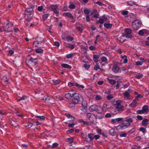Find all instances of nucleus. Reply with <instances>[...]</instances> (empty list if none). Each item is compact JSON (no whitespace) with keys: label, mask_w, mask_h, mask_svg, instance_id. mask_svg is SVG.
Wrapping results in <instances>:
<instances>
[{"label":"nucleus","mask_w":149,"mask_h":149,"mask_svg":"<svg viewBox=\"0 0 149 149\" xmlns=\"http://www.w3.org/2000/svg\"><path fill=\"white\" fill-rule=\"evenodd\" d=\"M86 116L91 123L95 125H96V119L95 116L94 114L91 113H88L86 114Z\"/></svg>","instance_id":"nucleus-1"},{"label":"nucleus","mask_w":149,"mask_h":149,"mask_svg":"<svg viewBox=\"0 0 149 149\" xmlns=\"http://www.w3.org/2000/svg\"><path fill=\"white\" fill-rule=\"evenodd\" d=\"M122 102L120 100H117L116 102V103L114 104V105L115 108L118 111H124V106L121 104Z\"/></svg>","instance_id":"nucleus-2"},{"label":"nucleus","mask_w":149,"mask_h":149,"mask_svg":"<svg viewBox=\"0 0 149 149\" xmlns=\"http://www.w3.org/2000/svg\"><path fill=\"white\" fill-rule=\"evenodd\" d=\"M132 27L134 30L138 29L141 26V23L139 21L136 20L132 23Z\"/></svg>","instance_id":"nucleus-3"},{"label":"nucleus","mask_w":149,"mask_h":149,"mask_svg":"<svg viewBox=\"0 0 149 149\" xmlns=\"http://www.w3.org/2000/svg\"><path fill=\"white\" fill-rule=\"evenodd\" d=\"M131 124L127 122L125 120L121 122V125L117 126V127L119 129L123 130L125 128H127L128 126H130Z\"/></svg>","instance_id":"nucleus-4"},{"label":"nucleus","mask_w":149,"mask_h":149,"mask_svg":"<svg viewBox=\"0 0 149 149\" xmlns=\"http://www.w3.org/2000/svg\"><path fill=\"white\" fill-rule=\"evenodd\" d=\"M74 96L72 99V102L75 104H77L80 101V98L82 97V96L80 95L75 93Z\"/></svg>","instance_id":"nucleus-5"},{"label":"nucleus","mask_w":149,"mask_h":149,"mask_svg":"<svg viewBox=\"0 0 149 149\" xmlns=\"http://www.w3.org/2000/svg\"><path fill=\"white\" fill-rule=\"evenodd\" d=\"M27 60L26 61H28V62L30 64H32L34 66L37 64V58H33L30 56H28L27 57Z\"/></svg>","instance_id":"nucleus-6"},{"label":"nucleus","mask_w":149,"mask_h":149,"mask_svg":"<svg viewBox=\"0 0 149 149\" xmlns=\"http://www.w3.org/2000/svg\"><path fill=\"white\" fill-rule=\"evenodd\" d=\"M58 6L57 5H51L50 6V8L51 9V10L54 12V14H57V16H58L59 13V12L58 10Z\"/></svg>","instance_id":"nucleus-7"},{"label":"nucleus","mask_w":149,"mask_h":149,"mask_svg":"<svg viewBox=\"0 0 149 149\" xmlns=\"http://www.w3.org/2000/svg\"><path fill=\"white\" fill-rule=\"evenodd\" d=\"M125 33L124 34V36L127 38H130L132 37V30L131 29H125Z\"/></svg>","instance_id":"nucleus-8"},{"label":"nucleus","mask_w":149,"mask_h":149,"mask_svg":"<svg viewBox=\"0 0 149 149\" xmlns=\"http://www.w3.org/2000/svg\"><path fill=\"white\" fill-rule=\"evenodd\" d=\"M75 92L73 91H70L65 95V97L67 99H71L75 95Z\"/></svg>","instance_id":"nucleus-9"},{"label":"nucleus","mask_w":149,"mask_h":149,"mask_svg":"<svg viewBox=\"0 0 149 149\" xmlns=\"http://www.w3.org/2000/svg\"><path fill=\"white\" fill-rule=\"evenodd\" d=\"M99 107L95 105L91 106L89 108V109L91 111H96L98 113H100Z\"/></svg>","instance_id":"nucleus-10"},{"label":"nucleus","mask_w":149,"mask_h":149,"mask_svg":"<svg viewBox=\"0 0 149 149\" xmlns=\"http://www.w3.org/2000/svg\"><path fill=\"white\" fill-rule=\"evenodd\" d=\"M33 14L32 13H29L28 12H24L25 18L27 20H29L32 17Z\"/></svg>","instance_id":"nucleus-11"},{"label":"nucleus","mask_w":149,"mask_h":149,"mask_svg":"<svg viewBox=\"0 0 149 149\" xmlns=\"http://www.w3.org/2000/svg\"><path fill=\"white\" fill-rule=\"evenodd\" d=\"M102 111L106 112L109 109V107L107 104L104 103L102 108Z\"/></svg>","instance_id":"nucleus-12"},{"label":"nucleus","mask_w":149,"mask_h":149,"mask_svg":"<svg viewBox=\"0 0 149 149\" xmlns=\"http://www.w3.org/2000/svg\"><path fill=\"white\" fill-rule=\"evenodd\" d=\"M140 61H137L136 62V65H142L143 63L145 61V60L143 58H141L140 59Z\"/></svg>","instance_id":"nucleus-13"},{"label":"nucleus","mask_w":149,"mask_h":149,"mask_svg":"<svg viewBox=\"0 0 149 149\" xmlns=\"http://www.w3.org/2000/svg\"><path fill=\"white\" fill-rule=\"evenodd\" d=\"M44 41V39H42L40 41L39 40H37V41L34 42L33 45L35 46H37L38 44L41 43L43 42Z\"/></svg>","instance_id":"nucleus-14"},{"label":"nucleus","mask_w":149,"mask_h":149,"mask_svg":"<svg viewBox=\"0 0 149 149\" xmlns=\"http://www.w3.org/2000/svg\"><path fill=\"white\" fill-rule=\"evenodd\" d=\"M112 70L114 72H118L119 71L120 68L118 66L115 65L113 67Z\"/></svg>","instance_id":"nucleus-15"},{"label":"nucleus","mask_w":149,"mask_h":149,"mask_svg":"<svg viewBox=\"0 0 149 149\" xmlns=\"http://www.w3.org/2000/svg\"><path fill=\"white\" fill-rule=\"evenodd\" d=\"M137 102L136 100L133 101L132 102L129 104V106L133 108H134L136 106Z\"/></svg>","instance_id":"nucleus-16"},{"label":"nucleus","mask_w":149,"mask_h":149,"mask_svg":"<svg viewBox=\"0 0 149 149\" xmlns=\"http://www.w3.org/2000/svg\"><path fill=\"white\" fill-rule=\"evenodd\" d=\"M82 108L84 109H86L87 108V102L85 100H83L82 102Z\"/></svg>","instance_id":"nucleus-17"},{"label":"nucleus","mask_w":149,"mask_h":149,"mask_svg":"<svg viewBox=\"0 0 149 149\" xmlns=\"http://www.w3.org/2000/svg\"><path fill=\"white\" fill-rule=\"evenodd\" d=\"M148 120L147 119L145 118L142 121L141 124L144 126H147L148 124Z\"/></svg>","instance_id":"nucleus-18"},{"label":"nucleus","mask_w":149,"mask_h":149,"mask_svg":"<svg viewBox=\"0 0 149 149\" xmlns=\"http://www.w3.org/2000/svg\"><path fill=\"white\" fill-rule=\"evenodd\" d=\"M54 100V99L53 98V97H51L48 96L47 95V99L46 102H49L53 104L54 103V102H53L52 101Z\"/></svg>","instance_id":"nucleus-19"},{"label":"nucleus","mask_w":149,"mask_h":149,"mask_svg":"<svg viewBox=\"0 0 149 149\" xmlns=\"http://www.w3.org/2000/svg\"><path fill=\"white\" fill-rule=\"evenodd\" d=\"M108 80L109 82L111 84L113 85L116 83V81L113 79L111 77H109L108 78Z\"/></svg>","instance_id":"nucleus-20"},{"label":"nucleus","mask_w":149,"mask_h":149,"mask_svg":"<svg viewBox=\"0 0 149 149\" xmlns=\"http://www.w3.org/2000/svg\"><path fill=\"white\" fill-rule=\"evenodd\" d=\"M148 106L147 105H144L142 108V110L145 112H148L149 111V109H148Z\"/></svg>","instance_id":"nucleus-21"},{"label":"nucleus","mask_w":149,"mask_h":149,"mask_svg":"<svg viewBox=\"0 0 149 149\" xmlns=\"http://www.w3.org/2000/svg\"><path fill=\"white\" fill-rule=\"evenodd\" d=\"M127 3L128 5L131 6H133L134 5L137 6H138V4L136 3V2L132 1H129Z\"/></svg>","instance_id":"nucleus-22"},{"label":"nucleus","mask_w":149,"mask_h":149,"mask_svg":"<svg viewBox=\"0 0 149 149\" xmlns=\"http://www.w3.org/2000/svg\"><path fill=\"white\" fill-rule=\"evenodd\" d=\"M109 132L110 134L113 136L116 135V133L115 130L113 129H111L110 130Z\"/></svg>","instance_id":"nucleus-23"},{"label":"nucleus","mask_w":149,"mask_h":149,"mask_svg":"<svg viewBox=\"0 0 149 149\" xmlns=\"http://www.w3.org/2000/svg\"><path fill=\"white\" fill-rule=\"evenodd\" d=\"M66 116L69 118H73L72 120V121H74L75 119V117L73 116L72 115H71L70 113H66L65 114Z\"/></svg>","instance_id":"nucleus-24"},{"label":"nucleus","mask_w":149,"mask_h":149,"mask_svg":"<svg viewBox=\"0 0 149 149\" xmlns=\"http://www.w3.org/2000/svg\"><path fill=\"white\" fill-rule=\"evenodd\" d=\"M98 56L96 55H94L93 56V60L95 62L97 63L98 61Z\"/></svg>","instance_id":"nucleus-25"},{"label":"nucleus","mask_w":149,"mask_h":149,"mask_svg":"<svg viewBox=\"0 0 149 149\" xmlns=\"http://www.w3.org/2000/svg\"><path fill=\"white\" fill-rule=\"evenodd\" d=\"M61 66L63 68L71 69V67L67 64H63L61 65Z\"/></svg>","instance_id":"nucleus-26"},{"label":"nucleus","mask_w":149,"mask_h":149,"mask_svg":"<svg viewBox=\"0 0 149 149\" xmlns=\"http://www.w3.org/2000/svg\"><path fill=\"white\" fill-rule=\"evenodd\" d=\"M121 58L124 60L123 62L124 63H127V57L126 55L123 56L121 55Z\"/></svg>","instance_id":"nucleus-27"},{"label":"nucleus","mask_w":149,"mask_h":149,"mask_svg":"<svg viewBox=\"0 0 149 149\" xmlns=\"http://www.w3.org/2000/svg\"><path fill=\"white\" fill-rule=\"evenodd\" d=\"M125 120L127 122L129 123H133V120L131 118H130L129 117H127L126 118V119Z\"/></svg>","instance_id":"nucleus-28"},{"label":"nucleus","mask_w":149,"mask_h":149,"mask_svg":"<svg viewBox=\"0 0 149 149\" xmlns=\"http://www.w3.org/2000/svg\"><path fill=\"white\" fill-rule=\"evenodd\" d=\"M8 81L7 79L5 80L4 78H3L2 80V83L4 86L6 85L8 83Z\"/></svg>","instance_id":"nucleus-29"},{"label":"nucleus","mask_w":149,"mask_h":149,"mask_svg":"<svg viewBox=\"0 0 149 149\" xmlns=\"http://www.w3.org/2000/svg\"><path fill=\"white\" fill-rule=\"evenodd\" d=\"M24 12L29 13H33V9L32 8H27Z\"/></svg>","instance_id":"nucleus-30"},{"label":"nucleus","mask_w":149,"mask_h":149,"mask_svg":"<svg viewBox=\"0 0 149 149\" xmlns=\"http://www.w3.org/2000/svg\"><path fill=\"white\" fill-rule=\"evenodd\" d=\"M88 137L90 139L91 141H92L94 138V135L93 134L91 133L89 134H88Z\"/></svg>","instance_id":"nucleus-31"},{"label":"nucleus","mask_w":149,"mask_h":149,"mask_svg":"<svg viewBox=\"0 0 149 149\" xmlns=\"http://www.w3.org/2000/svg\"><path fill=\"white\" fill-rule=\"evenodd\" d=\"M84 12L85 14L88 15L91 12V11L88 9L85 8L84 10Z\"/></svg>","instance_id":"nucleus-32"},{"label":"nucleus","mask_w":149,"mask_h":149,"mask_svg":"<svg viewBox=\"0 0 149 149\" xmlns=\"http://www.w3.org/2000/svg\"><path fill=\"white\" fill-rule=\"evenodd\" d=\"M118 40L121 42H124L125 39H124V36L123 35L122 36L118 38Z\"/></svg>","instance_id":"nucleus-33"},{"label":"nucleus","mask_w":149,"mask_h":149,"mask_svg":"<svg viewBox=\"0 0 149 149\" xmlns=\"http://www.w3.org/2000/svg\"><path fill=\"white\" fill-rule=\"evenodd\" d=\"M69 8L70 9H74L75 8V6L72 2H70V5L69 6Z\"/></svg>","instance_id":"nucleus-34"},{"label":"nucleus","mask_w":149,"mask_h":149,"mask_svg":"<svg viewBox=\"0 0 149 149\" xmlns=\"http://www.w3.org/2000/svg\"><path fill=\"white\" fill-rule=\"evenodd\" d=\"M104 26L107 28H111L112 27V24H104Z\"/></svg>","instance_id":"nucleus-35"},{"label":"nucleus","mask_w":149,"mask_h":149,"mask_svg":"<svg viewBox=\"0 0 149 149\" xmlns=\"http://www.w3.org/2000/svg\"><path fill=\"white\" fill-rule=\"evenodd\" d=\"M66 15L70 18L73 19V16L70 13H67L66 14Z\"/></svg>","instance_id":"nucleus-36"},{"label":"nucleus","mask_w":149,"mask_h":149,"mask_svg":"<svg viewBox=\"0 0 149 149\" xmlns=\"http://www.w3.org/2000/svg\"><path fill=\"white\" fill-rule=\"evenodd\" d=\"M143 76L142 74L139 73L136 75L135 77L138 79H140L143 77Z\"/></svg>","instance_id":"nucleus-37"},{"label":"nucleus","mask_w":149,"mask_h":149,"mask_svg":"<svg viewBox=\"0 0 149 149\" xmlns=\"http://www.w3.org/2000/svg\"><path fill=\"white\" fill-rule=\"evenodd\" d=\"M139 130L143 133H145L146 131V130L143 127H140L139 129Z\"/></svg>","instance_id":"nucleus-38"},{"label":"nucleus","mask_w":149,"mask_h":149,"mask_svg":"<svg viewBox=\"0 0 149 149\" xmlns=\"http://www.w3.org/2000/svg\"><path fill=\"white\" fill-rule=\"evenodd\" d=\"M130 95L129 93L127 92H125L124 93V95L125 97L128 98Z\"/></svg>","instance_id":"nucleus-39"},{"label":"nucleus","mask_w":149,"mask_h":149,"mask_svg":"<svg viewBox=\"0 0 149 149\" xmlns=\"http://www.w3.org/2000/svg\"><path fill=\"white\" fill-rule=\"evenodd\" d=\"M43 50L40 48H38L36 49V52L38 53H42L43 52Z\"/></svg>","instance_id":"nucleus-40"},{"label":"nucleus","mask_w":149,"mask_h":149,"mask_svg":"<svg viewBox=\"0 0 149 149\" xmlns=\"http://www.w3.org/2000/svg\"><path fill=\"white\" fill-rule=\"evenodd\" d=\"M75 86L79 88H84V86L82 85H80L77 83L75 84Z\"/></svg>","instance_id":"nucleus-41"},{"label":"nucleus","mask_w":149,"mask_h":149,"mask_svg":"<svg viewBox=\"0 0 149 149\" xmlns=\"http://www.w3.org/2000/svg\"><path fill=\"white\" fill-rule=\"evenodd\" d=\"M98 69L101 70V69L100 68L99 65L97 64L95 65L94 70H97Z\"/></svg>","instance_id":"nucleus-42"},{"label":"nucleus","mask_w":149,"mask_h":149,"mask_svg":"<svg viewBox=\"0 0 149 149\" xmlns=\"http://www.w3.org/2000/svg\"><path fill=\"white\" fill-rule=\"evenodd\" d=\"M95 99L97 100H99L101 99L102 97L100 95H97L95 96Z\"/></svg>","instance_id":"nucleus-43"},{"label":"nucleus","mask_w":149,"mask_h":149,"mask_svg":"<svg viewBox=\"0 0 149 149\" xmlns=\"http://www.w3.org/2000/svg\"><path fill=\"white\" fill-rule=\"evenodd\" d=\"M66 39L68 42H69L70 41H72L73 40V38L70 36H68L66 38Z\"/></svg>","instance_id":"nucleus-44"},{"label":"nucleus","mask_w":149,"mask_h":149,"mask_svg":"<svg viewBox=\"0 0 149 149\" xmlns=\"http://www.w3.org/2000/svg\"><path fill=\"white\" fill-rule=\"evenodd\" d=\"M60 82V80L59 79L53 81V83L54 84L56 85L59 84Z\"/></svg>","instance_id":"nucleus-45"},{"label":"nucleus","mask_w":149,"mask_h":149,"mask_svg":"<svg viewBox=\"0 0 149 149\" xmlns=\"http://www.w3.org/2000/svg\"><path fill=\"white\" fill-rule=\"evenodd\" d=\"M58 146V144L57 143H54L53 145L51 146V148H54L55 147H56L57 146Z\"/></svg>","instance_id":"nucleus-46"},{"label":"nucleus","mask_w":149,"mask_h":149,"mask_svg":"<svg viewBox=\"0 0 149 149\" xmlns=\"http://www.w3.org/2000/svg\"><path fill=\"white\" fill-rule=\"evenodd\" d=\"M26 96L23 95L22 96V97L21 98L18 99L17 100V101H20L22 100H25V99H26Z\"/></svg>","instance_id":"nucleus-47"},{"label":"nucleus","mask_w":149,"mask_h":149,"mask_svg":"<svg viewBox=\"0 0 149 149\" xmlns=\"http://www.w3.org/2000/svg\"><path fill=\"white\" fill-rule=\"evenodd\" d=\"M33 125V124L32 123L29 122L27 124L26 126L30 128L32 127Z\"/></svg>","instance_id":"nucleus-48"},{"label":"nucleus","mask_w":149,"mask_h":149,"mask_svg":"<svg viewBox=\"0 0 149 149\" xmlns=\"http://www.w3.org/2000/svg\"><path fill=\"white\" fill-rule=\"evenodd\" d=\"M75 103H74L73 102H72L69 104V106L71 108L74 107L75 106Z\"/></svg>","instance_id":"nucleus-49"},{"label":"nucleus","mask_w":149,"mask_h":149,"mask_svg":"<svg viewBox=\"0 0 149 149\" xmlns=\"http://www.w3.org/2000/svg\"><path fill=\"white\" fill-rule=\"evenodd\" d=\"M121 13L123 15H126L128 14V11H123L121 12Z\"/></svg>","instance_id":"nucleus-50"},{"label":"nucleus","mask_w":149,"mask_h":149,"mask_svg":"<svg viewBox=\"0 0 149 149\" xmlns=\"http://www.w3.org/2000/svg\"><path fill=\"white\" fill-rule=\"evenodd\" d=\"M136 112L137 113L139 114H142L144 113L143 110H138L136 111Z\"/></svg>","instance_id":"nucleus-51"},{"label":"nucleus","mask_w":149,"mask_h":149,"mask_svg":"<svg viewBox=\"0 0 149 149\" xmlns=\"http://www.w3.org/2000/svg\"><path fill=\"white\" fill-rule=\"evenodd\" d=\"M101 60L103 62H106L107 61V58L106 57L103 56L101 58Z\"/></svg>","instance_id":"nucleus-52"},{"label":"nucleus","mask_w":149,"mask_h":149,"mask_svg":"<svg viewBox=\"0 0 149 149\" xmlns=\"http://www.w3.org/2000/svg\"><path fill=\"white\" fill-rule=\"evenodd\" d=\"M107 98L108 100H109L113 99V97L112 96L109 95L107 97Z\"/></svg>","instance_id":"nucleus-53"},{"label":"nucleus","mask_w":149,"mask_h":149,"mask_svg":"<svg viewBox=\"0 0 149 149\" xmlns=\"http://www.w3.org/2000/svg\"><path fill=\"white\" fill-rule=\"evenodd\" d=\"M127 134L125 133H123L120 134V136L121 137H125Z\"/></svg>","instance_id":"nucleus-54"},{"label":"nucleus","mask_w":149,"mask_h":149,"mask_svg":"<svg viewBox=\"0 0 149 149\" xmlns=\"http://www.w3.org/2000/svg\"><path fill=\"white\" fill-rule=\"evenodd\" d=\"M111 114L110 113H107L105 116V117L106 118L111 117Z\"/></svg>","instance_id":"nucleus-55"},{"label":"nucleus","mask_w":149,"mask_h":149,"mask_svg":"<svg viewBox=\"0 0 149 149\" xmlns=\"http://www.w3.org/2000/svg\"><path fill=\"white\" fill-rule=\"evenodd\" d=\"M67 141L69 142H73V139L72 138H69L67 139Z\"/></svg>","instance_id":"nucleus-56"},{"label":"nucleus","mask_w":149,"mask_h":149,"mask_svg":"<svg viewBox=\"0 0 149 149\" xmlns=\"http://www.w3.org/2000/svg\"><path fill=\"white\" fill-rule=\"evenodd\" d=\"M137 118L138 120H142L143 119V118L142 117V116H140V115H138L137 116Z\"/></svg>","instance_id":"nucleus-57"},{"label":"nucleus","mask_w":149,"mask_h":149,"mask_svg":"<svg viewBox=\"0 0 149 149\" xmlns=\"http://www.w3.org/2000/svg\"><path fill=\"white\" fill-rule=\"evenodd\" d=\"M135 129L134 128H132L131 130L129 132L130 134H132L135 132Z\"/></svg>","instance_id":"nucleus-58"},{"label":"nucleus","mask_w":149,"mask_h":149,"mask_svg":"<svg viewBox=\"0 0 149 149\" xmlns=\"http://www.w3.org/2000/svg\"><path fill=\"white\" fill-rule=\"evenodd\" d=\"M133 148L134 149H140L141 147L140 146H134Z\"/></svg>","instance_id":"nucleus-59"},{"label":"nucleus","mask_w":149,"mask_h":149,"mask_svg":"<svg viewBox=\"0 0 149 149\" xmlns=\"http://www.w3.org/2000/svg\"><path fill=\"white\" fill-rule=\"evenodd\" d=\"M123 118H119L116 119V120L117 122H119L122 121L123 120Z\"/></svg>","instance_id":"nucleus-60"},{"label":"nucleus","mask_w":149,"mask_h":149,"mask_svg":"<svg viewBox=\"0 0 149 149\" xmlns=\"http://www.w3.org/2000/svg\"><path fill=\"white\" fill-rule=\"evenodd\" d=\"M72 54H68L66 55V56L67 58H71L72 56Z\"/></svg>","instance_id":"nucleus-61"},{"label":"nucleus","mask_w":149,"mask_h":149,"mask_svg":"<svg viewBox=\"0 0 149 149\" xmlns=\"http://www.w3.org/2000/svg\"><path fill=\"white\" fill-rule=\"evenodd\" d=\"M48 17V15H47L45 14H44L43 16V19L44 20H45L47 19Z\"/></svg>","instance_id":"nucleus-62"},{"label":"nucleus","mask_w":149,"mask_h":149,"mask_svg":"<svg viewBox=\"0 0 149 149\" xmlns=\"http://www.w3.org/2000/svg\"><path fill=\"white\" fill-rule=\"evenodd\" d=\"M74 131L73 129H70L67 131V133L68 134H69L71 133L72 132Z\"/></svg>","instance_id":"nucleus-63"},{"label":"nucleus","mask_w":149,"mask_h":149,"mask_svg":"<svg viewBox=\"0 0 149 149\" xmlns=\"http://www.w3.org/2000/svg\"><path fill=\"white\" fill-rule=\"evenodd\" d=\"M68 86L70 87H72L73 86H74V84L73 83H72L71 82H69L68 83Z\"/></svg>","instance_id":"nucleus-64"}]
</instances>
